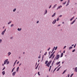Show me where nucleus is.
I'll return each mask as SVG.
<instances>
[{
  "instance_id": "f257e3e1",
  "label": "nucleus",
  "mask_w": 77,
  "mask_h": 77,
  "mask_svg": "<svg viewBox=\"0 0 77 77\" xmlns=\"http://www.w3.org/2000/svg\"><path fill=\"white\" fill-rule=\"evenodd\" d=\"M52 62V61H51V60L49 61L48 64H46V66H47L48 67H49L50 66V63H51Z\"/></svg>"
},
{
  "instance_id": "f03ea898",
  "label": "nucleus",
  "mask_w": 77,
  "mask_h": 77,
  "mask_svg": "<svg viewBox=\"0 0 77 77\" xmlns=\"http://www.w3.org/2000/svg\"><path fill=\"white\" fill-rule=\"evenodd\" d=\"M6 29H5L4 30V31H3L2 32V35H4V34H5V32H6Z\"/></svg>"
},
{
  "instance_id": "7ed1b4c3",
  "label": "nucleus",
  "mask_w": 77,
  "mask_h": 77,
  "mask_svg": "<svg viewBox=\"0 0 77 77\" xmlns=\"http://www.w3.org/2000/svg\"><path fill=\"white\" fill-rule=\"evenodd\" d=\"M60 57V55H58L57 56V57L56 58V59L57 60L58 59H59V58Z\"/></svg>"
},
{
  "instance_id": "20e7f679",
  "label": "nucleus",
  "mask_w": 77,
  "mask_h": 77,
  "mask_svg": "<svg viewBox=\"0 0 77 77\" xmlns=\"http://www.w3.org/2000/svg\"><path fill=\"white\" fill-rule=\"evenodd\" d=\"M8 59H6L4 61V65H5L6 64V63H7V62H8Z\"/></svg>"
},
{
  "instance_id": "39448f33",
  "label": "nucleus",
  "mask_w": 77,
  "mask_h": 77,
  "mask_svg": "<svg viewBox=\"0 0 77 77\" xmlns=\"http://www.w3.org/2000/svg\"><path fill=\"white\" fill-rule=\"evenodd\" d=\"M56 20H54L52 23L53 24H54L55 23H56Z\"/></svg>"
},
{
  "instance_id": "423d86ee",
  "label": "nucleus",
  "mask_w": 77,
  "mask_h": 77,
  "mask_svg": "<svg viewBox=\"0 0 77 77\" xmlns=\"http://www.w3.org/2000/svg\"><path fill=\"white\" fill-rule=\"evenodd\" d=\"M61 7H62V6H59L58 8H57V9H60V8H61Z\"/></svg>"
},
{
  "instance_id": "0eeeda50",
  "label": "nucleus",
  "mask_w": 77,
  "mask_h": 77,
  "mask_svg": "<svg viewBox=\"0 0 77 77\" xmlns=\"http://www.w3.org/2000/svg\"><path fill=\"white\" fill-rule=\"evenodd\" d=\"M74 71H75V72H77V67H76L74 70Z\"/></svg>"
},
{
  "instance_id": "6e6552de",
  "label": "nucleus",
  "mask_w": 77,
  "mask_h": 77,
  "mask_svg": "<svg viewBox=\"0 0 77 77\" xmlns=\"http://www.w3.org/2000/svg\"><path fill=\"white\" fill-rule=\"evenodd\" d=\"M15 74H16V72H14L13 73V76H14V75H15Z\"/></svg>"
},
{
  "instance_id": "1a4fd4ad",
  "label": "nucleus",
  "mask_w": 77,
  "mask_h": 77,
  "mask_svg": "<svg viewBox=\"0 0 77 77\" xmlns=\"http://www.w3.org/2000/svg\"><path fill=\"white\" fill-rule=\"evenodd\" d=\"M55 15H56V13H55L52 16V17H54V16H55Z\"/></svg>"
},
{
  "instance_id": "9d476101",
  "label": "nucleus",
  "mask_w": 77,
  "mask_h": 77,
  "mask_svg": "<svg viewBox=\"0 0 77 77\" xmlns=\"http://www.w3.org/2000/svg\"><path fill=\"white\" fill-rule=\"evenodd\" d=\"M75 20H74L71 23V24H74V23L75 22Z\"/></svg>"
},
{
  "instance_id": "9b49d317",
  "label": "nucleus",
  "mask_w": 77,
  "mask_h": 77,
  "mask_svg": "<svg viewBox=\"0 0 77 77\" xmlns=\"http://www.w3.org/2000/svg\"><path fill=\"white\" fill-rule=\"evenodd\" d=\"M57 6V4H55L54 5V7H53V9L54 8H56V7Z\"/></svg>"
},
{
  "instance_id": "f8f14e48",
  "label": "nucleus",
  "mask_w": 77,
  "mask_h": 77,
  "mask_svg": "<svg viewBox=\"0 0 77 77\" xmlns=\"http://www.w3.org/2000/svg\"><path fill=\"white\" fill-rule=\"evenodd\" d=\"M2 73V74H3V75H5V71H3Z\"/></svg>"
},
{
  "instance_id": "ddd939ff",
  "label": "nucleus",
  "mask_w": 77,
  "mask_h": 77,
  "mask_svg": "<svg viewBox=\"0 0 77 77\" xmlns=\"http://www.w3.org/2000/svg\"><path fill=\"white\" fill-rule=\"evenodd\" d=\"M53 56V55L51 54L50 56V57H49V59L51 58V57H52V56Z\"/></svg>"
},
{
  "instance_id": "4468645a",
  "label": "nucleus",
  "mask_w": 77,
  "mask_h": 77,
  "mask_svg": "<svg viewBox=\"0 0 77 77\" xmlns=\"http://www.w3.org/2000/svg\"><path fill=\"white\" fill-rule=\"evenodd\" d=\"M17 30L18 31H21V28H20H20H18Z\"/></svg>"
},
{
  "instance_id": "2eb2a0df",
  "label": "nucleus",
  "mask_w": 77,
  "mask_h": 77,
  "mask_svg": "<svg viewBox=\"0 0 77 77\" xmlns=\"http://www.w3.org/2000/svg\"><path fill=\"white\" fill-rule=\"evenodd\" d=\"M60 63V61L58 63H56V65H59V63Z\"/></svg>"
},
{
  "instance_id": "dca6fc26",
  "label": "nucleus",
  "mask_w": 77,
  "mask_h": 77,
  "mask_svg": "<svg viewBox=\"0 0 77 77\" xmlns=\"http://www.w3.org/2000/svg\"><path fill=\"white\" fill-rule=\"evenodd\" d=\"M8 54V56H9L10 55H11V53L9 52Z\"/></svg>"
},
{
  "instance_id": "f3484780",
  "label": "nucleus",
  "mask_w": 77,
  "mask_h": 77,
  "mask_svg": "<svg viewBox=\"0 0 77 77\" xmlns=\"http://www.w3.org/2000/svg\"><path fill=\"white\" fill-rule=\"evenodd\" d=\"M63 53H62L61 54V55L60 56L61 57H62L63 56Z\"/></svg>"
},
{
  "instance_id": "a211bd4d",
  "label": "nucleus",
  "mask_w": 77,
  "mask_h": 77,
  "mask_svg": "<svg viewBox=\"0 0 77 77\" xmlns=\"http://www.w3.org/2000/svg\"><path fill=\"white\" fill-rule=\"evenodd\" d=\"M55 48H56V47H54V48L52 50V52H53L54 51V49H55Z\"/></svg>"
},
{
  "instance_id": "6ab92c4d",
  "label": "nucleus",
  "mask_w": 77,
  "mask_h": 77,
  "mask_svg": "<svg viewBox=\"0 0 77 77\" xmlns=\"http://www.w3.org/2000/svg\"><path fill=\"white\" fill-rule=\"evenodd\" d=\"M18 69H19V67H18L17 68V72H18Z\"/></svg>"
},
{
  "instance_id": "aec40b11",
  "label": "nucleus",
  "mask_w": 77,
  "mask_h": 77,
  "mask_svg": "<svg viewBox=\"0 0 77 77\" xmlns=\"http://www.w3.org/2000/svg\"><path fill=\"white\" fill-rule=\"evenodd\" d=\"M55 56V55H54V56L52 57V59H54V57Z\"/></svg>"
},
{
  "instance_id": "412c9836",
  "label": "nucleus",
  "mask_w": 77,
  "mask_h": 77,
  "mask_svg": "<svg viewBox=\"0 0 77 77\" xmlns=\"http://www.w3.org/2000/svg\"><path fill=\"white\" fill-rule=\"evenodd\" d=\"M66 70H64V72H63V74H64V73H65V72H66Z\"/></svg>"
},
{
  "instance_id": "4be33fe9",
  "label": "nucleus",
  "mask_w": 77,
  "mask_h": 77,
  "mask_svg": "<svg viewBox=\"0 0 77 77\" xmlns=\"http://www.w3.org/2000/svg\"><path fill=\"white\" fill-rule=\"evenodd\" d=\"M48 63V61H46L45 62V64H47Z\"/></svg>"
},
{
  "instance_id": "5701e85b",
  "label": "nucleus",
  "mask_w": 77,
  "mask_h": 77,
  "mask_svg": "<svg viewBox=\"0 0 77 77\" xmlns=\"http://www.w3.org/2000/svg\"><path fill=\"white\" fill-rule=\"evenodd\" d=\"M73 75H74V73H72V74L71 75L70 77H72Z\"/></svg>"
},
{
  "instance_id": "b1692460",
  "label": "nucleus",
  "mask_w": 77,
  "mask_h": 77,
  "mask_svg": "<svg viewBox=\"0 0 77 77\" xmlns=\"http://www.w3.org/2000/svg\"><path fill=\"white\" fill-rule=\"evenodd\" d=\"M15 69V68H14L12 69V72L13 71H14V69Z\"/></svg>"
},
{
  "instance_id": "393cba45",
  "label": "nucleus",
  "mask_w": 77,
  "mask_h": 77,
  "mask_svg": "<svg viewBox=\"0 0 77 77\" xmlns=\"http://www.w3.org/2000/svg\"><path fill=\"white\" fill-rule=\"evenodd\" d=\"M71 48H72V47H70L69 48V50H70V49H71Z\"/></svg>"
},
{
  "instance_id": "a878e982",
  "label": "nucleus",
  "mask_w": 77,
  "mask_h": 77,
  "mask_svg": "<svg viewBox=\"0 0 77 77\" xmlns=\"http://www.w3.org/2000/svg\"><path fill=\"white\" fill-rule=\"evenodd\" d=\"M66 2H65L63 3V5H65V4H66Z\"/></svg>"
},
{
  "instance_id": "bb28decb",
  "label": "nucleus",
  "mask_w": 77,
  "mask_h": 77,
  "mask_svg": "<svg viewBox=\"0 0 77 77\" xmlns=\"http://www.w3.org/2000/svg\"><path fill=\"white\" fill-rule=\"evenodd\" d=\"M11 22H12L11 21H10V22H8V24H10L11 23Z\"/></svg>"
},
{
  "instance_id": "cd10ccee",
  "label": "nucleus",
  "mask_w": 77,
  "mask_h": 77,
  "mask_svg": "<svg viewBox=\"0 0 77 77\" xmlns=\"http://www.w3.org/2000/svg\"><path fill=\"white\" fill-rule=\"evenodd\" d=\"M57 47L55 48V50H57Z\"/></svg>"
},
{
  "instance_id": "c85d7f7f",
  "label": "nucleus",
  "mask_w": 77,
  "mask_h": 77,
  "mask_svg": "<svg viewBox=\"0 0 77 77\" xmlns=\"http://www.w3.org/2000/svg\"><path fill=\"white\" fill-rule=\"evenodd\" d=\"M16 11V8H15L13 10V12H15Z\"/></svg>"
},
{
  "instance_id": "c756f323",
  "label": "nucleus",
  "mask_w": 77,
  "mask_h": 77,
  "mask_svg": "<svg viewBox=\"0 0 77 77\" xmlns=\"http://www.w3.org/2000/svg\"><path fill=\"white\" fill-rule=\"evenodd\" d=\"M14 25L13 24H12L11 25V27H13V26H14Z\"/></svg>"
},
{
  "instance_id": "7c9ffc66",
  "label": "nucleus",
  "mask_w": 77,
  "mask_h": 77,
  "mask_svg": "<svg viewBox=\"0 0 77 77\" xmlns=\"http://www.w3.org/2000/svg\"><path fill=\"white\" fill-rule=\"evenodd\" d=\"M38 75H40V74H39V72H38Z\"/></svg>"
},
{
  "instance_id": "2f4dec72",
  "label": "nucleus",
  "mask_w": 77,
  "mask_h": 77,
  "mask_svg": "<svg viewBox=\"0 0 77 77\" xmlns=\"http://www.w3.org/2000/svg\"><path fill=\"white\" fill-rule=\"evenodd\" d=\"M47 52H46L44 54V55H45H45H46V54H47Z\"/></svg>"
},
{
  "instance_id": "473e14b6",
  "label": "nucleus",
  "mask_w": 77,
  "mask_h": 77,
  "mask_svg": "<svg viewBox=\"0 0 77 77\" xmlns=\"http://www.w3.org/2000/svg\"><path fill=\"white\" fill-rule=\"evenodd\" d=\"M55 53V51H54V52H53V53H52V55H53V54H54Z\"/></svg>"
},
{
  "instance_id": "72a5a7b5",
  "label": "nucleus",
  "mask_w": 77,
  "mask_h": 77,
  "mask_svg": "<svg viewBox=\"0 0 77 77\" xmlns=\"http://www.w3.org/2000/svg\"><path fill=\"white\" fill-rule=\"evenodd\" d=\"M75 51V50L74 49V50H73L72 51V52H74V51Z\"/></svg>"
},
{
  "instance_id": "f704fd0d",
  "label": "nucleus",
  "mask_w": 77,
  "mask_h": 77,
  "mask_svg": "<svg viewBox=\"0 0 77 77\" xmlns=\"http://www.w3.org/2000/svg\"><path fill=\"white\" fill-rule=\"evenodd\" d=\"M9 61H8L7 63V64H9Z\"/></svg>"
},
{
  "instance_id": "c9c22d12",
  "label": "nucleus",
  "mask_w": 77,
  "mask_h": 77,
  "mask_svg": "<svg viewBox=\"0 0 77 77\" xmlns=\"http://www.w3.org/2000/svg\"><path fill=\"white\" fill-rule=\"evenodd\" d=\"M47 10H46L45 14H47Z\"/></svg>"
},
{
  "instance_id": "e433bc0d",
  "label": "nucleus",
  "mask_w": 77,
  "mask_h": 77,
  "mask_svg": "<svg viewBox=\"0 0 77 77\" xmlns=\"http://www.w3.org/2000/svg\"><path fill=\"white\" fill-rule=\"evenodd\" d=\"M59 69H60V68H58L57 70V71H59Z\"/></svg>"
},
{
  "instance_id": "4c0bfd02",
  "label": "nucleus",
  "mask_w": 77,
  "mask_h": 77,
  "mask_svg": "<svg viewBox=\"0 0 77 77\" xmlns=\"http://www.w3.org/2000/svg\"><path fill=\"white\" fill-rule=\"evenodd\" d=\"M50 48H49L48 49V51H49L50 50Z\"/></svg>"
},
{
  "instance_id": "58836bf2",
  "label": "nucleus",
  "mask_w": 77,
  "mask_h": 77,
  "mask_svg": "<svg viewBox=\"0 0 77 77\" xmlns=\"http://www.w3.org/2000/svg\"><path fill=\"white\" fill-rule=\"evenodd\" d=\"M2 41V39H0V43H1Z\"/></svg>"
},
{
  "instance_id": "ea45409f",
  "label": "nucleus",
  "mask_w": 77,
  "mask_h": 77,
  "mask_svg": "<svg viewBox=\"0 0 77 77\" xmlns=\"http://www.w3.org/2000/svg\"><path fill=\"white\" fill-rule=\"evenodd\" d=\"M69 5V3H67V4L66 5V6H68V5Z\"/></svg>"
},
{
  "instance_id": "a19ab883",
  "label": "nucleus",
  "mask_w": 77,
  "mask_h": 77,
  "mask_svg": "<svg viewBox=\"0 0 77 77\" xmlns=\"http://www.w3.org/2000/svg\"><path fill=\"white\" fill-rule=\"evenodd\" d=\"M51 66H50L49 69H51Z\"/></svg>"
},
{
  "instance_id": "79ce46f5",
  "label": "nucleus",
  "mask_w": 77,
  "mask_h": 77,
  "mask_svg": "<svg viewBox=\"0 0 77 77\" xmlns=\"http://www.w3.org/2000/svg\"><path fill=\"white\" fill-rule=\"evenodd\" d=\"M16 63V62H15L14 63V65L13 66H14V65H15V64Z\"/></svg>"
},
{
  "instance_id": "37998d69",
  "label": "nucleus",
  "mask_w": 77,
  "mask_h": 77,
  "mask_svg": "<svg viewBox=\"0 0 77 77\" xmlns=\"http://www.w3.org/2000/svg\"><path fill=\"white\" fill-rule=\"evenodd\" d=\"M51 5H50L49 7V9H50V8H51Z\"/></svg>"
},
{
  "instance_id": "c03bdc74",
  "label": "nucleus",
  "mask_w": 77,
  "mask_h": 77,
  "mask_svg": "<svg viewBox=\"0 0 77 77\" xmlns=\"http://www.w3.org/2000/svg\"><path fill=\"white\" fill-rule=\"evenodd\" d=\"M5 69V67H4L2 69V70H4V69Z\"/></svg>"
},
{
  "instance_id": "a18cd8bd",
  "label": "nucleus",
  "mask_w": 77,
  "mask_h": 77,
  "mask_svg": "<svg viewBox=\"0 0 77 77\" xmlns=\"http://www.w3.org/2000/svg\"><path fill=\"white\" fill-rule=\"evenodd\" d=\"M72 20H73L72 18L71 19H70V21H72Z\"/></svg>"
},
{
  "instance_id": "49530a36",
  "label": "nucleus",
  "mask_w": 77,
  "mask_h": 77,
  "mask_svg": "<svg viewBox=\"0 0 77 77\" xmlns=\"http://www.w3.org/2000/svg\"><path fill=\"white\" fill-rule=\"evenodd\" d=\"M66 46H65L64 47V49H65V48H66Z\"/></svg>"
},
{
  "instance_id": "de8ad7c7",
  "label": "nucleus",
  "mask_w": 77,
  "mask_h": 77,
  "mask_svg": "<svg viewBox=\"0 0 77 77\" xmlns=\"http://www.w3.org/2000/svg\"><path fill=\"white\" fill-rule=\"evenodd\" d=\"M65 53V51H64L63 52V53Z\"/></svg>"
},
{
  "instance_id": "09e8293b",
  "label": "nucleus",
  "mask_w": 77,
  "mask_h": 77,
  "mask_svg": "<svg viewBox=\"0 0 77 77\" xmlns=\"http://www.w3.org/2000/svg\"><path fill=\"white\" fill-rule=\"evenodd\" d=\"M57 21H59V18H57Z\"/></svg>"
},
{
  "instance_id": "8fccbe9b",
  "label": "nucleus",
  "mask_w": 77,
  "mask_h": 77,
  "mask_svg": "<svg viewBox=\"0 0 77 77\" xmlns=\"http://www.w3.org/2000/svg\"><path fill=\"white\" fill-rule=\"evenodd\" d=\"M62 15H60L59 17H62Z\"/></svg>"
},
{
  "instance_id": "3c124183",
  "label": "nucleus",
  "mask_w": 77,
  "mask_h": 77,
  "mask_svg": "<svg viewBox=\"0 0 77 77\" xmlns=\"http://www.w3.org/2000/svg\"><path fill=\"white\" fill-rule=\"evenodd\" d=\"M38 59H40V58H41V57L40 56L38 57Z\"/></svg>"
},
{
  "instance_id": "603ef678",
  "label": "nucleus",
  "mask_w": 77,
  "mask_h": 77,
  "mask_svg": "<svg viewBox=\"0 0 77 77\" xmlns=\"http://www.w3.org/2000/svg\"><path fill=\"white\" fill-rule=\"evenodd\" d=\"M38 69V66H37L36 68H35V69Z\"/></svg>"
},
{
  "instance_id": "864d4df0",
  "label": "nucleus",
  "mask_w": 77,
  "mask_h": 77,
  "mask_svg": "<svg viewBox=\"0 0 77 77\" xmlns=\"http://www.w3.org/2000/svg\"><path fill=\"white\" fill-rule=\"evenodd\" d=\"M18 63H19V61H18V62L17 63V64H18Z\"/></svg>"
},
{
  "instance_id": "5fc2aeb1",
  "label": "nucleus",
  "mask_w": 77,
  "mask_h": 77,
  "mask_svg": "<svg viewBox=\"0 0 77 77\" xmlns=\"http://www.w3.org/2000/svg\"><path fill=\"white\" fill-rule=\"evenodd\" d=\"M68 77H69V74L68 75Z\"/></svg>"
},
{
  "instance_id": "6e6d98bb",
  "label": "nucleus",
  "mask_w": 77,
  "mask_h": 77,
  "mask_svg": "<svg viewBox=\"0 0 77 77\" xmlns=\"http://www.w3.org/2000/svg\"><path fill=\"white\" fill-rule=\"evenodd\" d=\"M74 45H72V47H73V46Z\"/></svg>"
},
{
  "instance_id": "4d7b16f0",
  "label": "nucleus",
  "mask_w": 77,
  "mask_h": 77,
  "mask_svg": "<svg viewBox=\"0 0 77 77\" xmlns=\"http://www.w3.org/2000/svg\"><path fill=\"white\" fill-rule=\"evenodd\" d=\"M56 68H55V69H54V71H56Z\"/></svg>"
},
{
  "instance_id": "13d9d810",
  "label": "nucleus",
  "mask_w": 77,
  "mask_h": 77,
  "mask_svg": "<svg viewBox=\"0 0 77 77\" xmlns=\"http://www.w3.org/2000/svg\"><path fill=\"white\" fill-rule=\"evenodd\" d=\"M69 0L68 1V3H69Z\"/></svg>"
},
{
  "instance_id": "bf43d9fd",
  "label": "nucleus",
  "mask_w": 77,
  "mask_h": 77,
  "mask_svg": "<svg viewBox=\"0 0 77 77\" xmlns=\"http://www.w3.org/2000/svg\"><path fill=\"white\" fill-rule=\"evenodd\" d=\"M74 17H73L72 18V19H74Z\"/></svg>"
},
{
  "instance_id": "052dcab7",
  "label": "nucleus",
  "mask_w": 77,
  "mask_h": 77,
  "mask_svg": "<svg viewBox=\"0 0 77 77\" xmlns=\"http://www.w3.org/2000/svg\"><path fill=\"white\" fill-rule=\"evenodd\" d=\"M2 66H4V64H3V63L2 64Z\"/></svg>"
},
{
  "instance_id": "680f3d73",
  "label": "nucleus",
  "mask_w": 77,
  "mask_h": 77,
  "mask_svg": "<svg viewBox=\"0 0 77 77\" xmlns=\"http://www.w3.org/2000/svg\"><path fill=\"white\" fill-rule=\"evenodd\" d=\"M39 23V21H38L37 22V23Z\"/></svg>"
},
{
  "instance_id": "e2e57ef3",
  "label": "nucleus",
  "mask_w": 77,
  "mask_h": 77,
  "mask_svg": "<svg viewBox=\"0 0 77 77\" xmlns=\"http://www.w3.org/2000/svg\"><path fill=\"white\" fill-rule=\"evenodd\" d=\"M64 63V62H63L62 63V64H63Z\"/></svg>"
},
{
  "instance_id": "0e129e2a",
  "label": "nucleus",
  "mask_w": 77,
  "mask_h": 77,
  "mask_svg": "<svg viewBox=\"0 0 77 77\" xmlns=\"http://www.w3.org/2000/svg\"><path fill=\"white\" fill-rule=\"evenodd\" d=\"M75 45H74V48H75Z\"/></svg>"
},
{
  "instance_id": "69168bd1",
  "label": "nucleus",
  "mask_w": 77,
  "mask_h": 77,
  "mask_svg": "<svg viewBox=\"0 0 77 77\" xmlns=\"http://www.w3.org/2000/svg\"><path fill=\"white\" fill-rule=\"evenodd\" d=\"M60 26V25H58V26Z\"/></svg>"
},
{
  "instance_id": "338daca9",
  "label": "nucleus",
  "mask_w": 77,
  "mask_h": 77,
  "mask_svg": "<svg viewBox=\"0 0 77 77\" xmlns=\"http://www.w3.org/2000/svg\"><path fill=\"white\" fill-rule=\"evenodd\" d=\"M25 53V52H23V54H24Z\"/></svg>"
},
{
  "instance_id": "774afa93",
  "label": "nucleus",
  "mask_w": 77,
  "mask_h": 77,
  "mask_svg": "<svg viewBox=\"0 0 77 77\" xmlns=\"http://www.w3.org/2000/svg\"><path fill=\"white\" fill-rule=\"evenodd\" d=\"M47 77H48V75L47 76Z\"/></svg>"
}]
</instances>
